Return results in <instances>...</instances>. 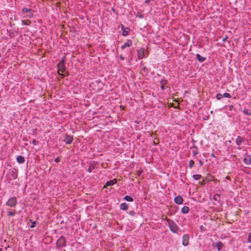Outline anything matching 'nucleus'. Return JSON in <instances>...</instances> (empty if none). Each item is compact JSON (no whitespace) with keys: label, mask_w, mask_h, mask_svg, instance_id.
Here are the masks:
<instances>
[{"label":"nucleus","mask_w":251,"mask_h":251,"mask_svg":"<svg viewBox=\"0 0 251 251\" xmlns=\"http://www.w3.org/2000/svg\"><path fill=\"white\" fill-rule=\"evenodd\" d=\"M135 213L134 211L131 210L129 212V214L131 216H134L135 215Z\"/></svg>","instance_id":"f704fd0d"},{"label":"nucleus","mask_w":251,"mask_h":251,"mask_svg":"<svg viewBox=\"0 0 251 251\" xmlns=\"http://www.w3.org/2000/svg\"><path fill=\"white\" fill-rule=\"evenodd\" d=\"M32 143L34 145H36L37 143V141L35 140H33Z\"/></svg>","instance_id":"e433bc0d"},{"label":"nucleus","mask_w":251,"mask_h":251,"mask_svg":"<svg viewBox=\"0 0 251 251\" xmlns=\"http://www.w3.org/2000/svg\"><path fill=\"white\" fill-rule=\"evenodd\" d=\"M55 162L56 163H58V162H60V158L59 157H56L55 159Z\"/></svg>","instance_id":"c9c22d12"},{"label":"nucleus","mask_w":251,"mask_h":251,"mask_svg":"<svg viewBox=\"0 0 251 251\" xmlns=\"http://www.w3.org/2000/svg\"><path fill=\"white\" fill-rule=\"evenodd\" d=\"M17 161L19 163H23L25 160L24 157L22 155H18L16 158Z\"/></svg>","instance_id":"dca6fc26"},{"label":"nucleus","mask_w":251,"mask_h":251,"mask_svg":"<svg viewBox=\"0 0 251 251\" xmlns=\"http://www.w3.org/2000/svg\"><path fill=\"white\" fill-rule=\"evenodd\" d=\"M196 58L200 62H202L206 59L205 57L201 56L198 53L196 54Z\"/></svg>","instance_id":"a211bd4d"},{"label":"nucleus","mask_w":251,"mask_h":251,"mask_svg":"<svg viewBox=\"0 0 251 251\" xmlns=\"http://www.w3.org/2000/svg\"><path fill=\"white\" fill-rule=\"evenodd\" d=\"M194 148L196 150L193 151V154L194 156L196 157L197 155L198 154V152L197 151L198 148L196 147H194Z\"/></svg>","instance_id":"c85d7f7f"},{"label":"nucleus","mask_w":251,"mask_h":251,"mask_svg":"<svg viewBox=\"0 0 251 251\" xmlns=\"http://www.w3.org/2000/svg\"><path fill=\"white\" fill-rule=\"evenodd\" d=\"M205 184V182L204 181H202L201 182V185H204Z\"/></svg>","instance_id":"c03bdc74"},{"label":"nucleus","mask_w":251,"mask_h":251,"mask_svg":"<svg viewBox=\"0 0 251 251\" xmlns=\"http://www.w3.org/2000/svg\"><path fill=\"white\" fill-rule=\"evenodd\" d=\"M244 141L245 138L244 137L239 136L236 139V143L237 145L240 146Z\"/></svg>","instance_id":"ddd939ff"},{"label":"nucleus","mask_w":251,"mask_h":251,"mask_svg":"<svg viewBox=\"0 0 251 251\" xmlns=\"http://www.w3.org/2000/svg\"><path fill=\"white\" fill-rule=\"evenodd\" d=\"M199 162L201 166H202L203 162L201 160H199Z\"/></svg>","instance_id":"4c0bfd02"},{"label":"nucleus","mask_w":251,"mask_h":251,"mask_svg":"<svg viewBox=\"0 0 251 251\" xmlns=\"http://www.w3.org/2000/svg\"><path fill=\"white\" fill-rule=\"evenodd\" d=\"M0 251H2V249H0Z\"/></svg>","instance_id":"49530a36"},{"label":"nucleus","mask_w":251,"mask_h":251,"mask_svg":"<svg viewBox=\"0 0 251 251\" xmlns=\"http://www.w3.org/2000/svg\"><path fill=\"white\" fill-rule=\"evenodd\" d=\"M168 83V80L167 79H162L160 82V84L162 85H165Z\"/></svg>","instance_id":"bb28decb"},{"label":"nucleus","mask_w":251,"mask_h":251,"mask_svg":"<svg viewBox=\"0 0 251 251\" xmlns=\"http://www.w3.org/2000/svg\"><path fill=\"white\" fill-rule=\"evenodd\" d=\"M22 24L25 25H28L31 24V21L29 20H25L22 21Z\"/></svg>","instance_id":"5701e85b"},{"label":"nucleus","mask_w":251,"mask_h":251,"mask_svg":"<svg viewBox=\"0 0 251 251\" xmlns=\"http://www.w3.org/2000/svg\"><path fill=\"white\" fill-rule=\"evenodd\" d=\"M29 221L32 223V225L30 226L31 228H33L35 226L36 222L35 221H32V220H29Z\"/></svg>","instance_id":"473e14b6"},{"label":"nucleus","mask_w":251,"mask_h":251,"mask_svg":"<svg viewBox=\"0 0 251 251\" xmlns=\"http://www.w3.org/2000/svg\"><path fill=\"white\" fill-rule=\"evenodd\" d=\"M227 36L225 37V38H224L223 39V42H225V41H226V40H227Z\"/></svg>","instance_id":"58836bf2"},{"label":"nucleus","mask_w":251,"mask_h":251,"mask_svg":"<svg viewBox=\"0 0 251 251\" xmlns=\"http://www.w3.org/2000/svg\"><path fill=\"white\" fill-rule=\"evenodd\" d=\"M66 240L64 237L61 236L59 238L56 242L57 247H65L66 246Z\"/></svg>","instance_id":"20e7f679"},{"label":"nucleus","mask_w":251,"mask_h":251,"mask_svg":"<svg viewBox=\"0 0 251 251\" xmlns=\"http://www.w3.org/2000/svg\"><path fill=\"white\" fill-rule=\"evenodd\" d=\"M211 156H212V157H215V155H214L213 153H212V154H211Z\"/></svg>","instance_id":"a18cd8bd"},{"label":"nucleus","mask_w":251,"mask_h":251,"mask_svg":"<svg viewBox=\"0 0 251 251\" xmlns=\"http://www.w3.org/2000/svg\"><path fill=\"white\" fill-rule=\"evenodd\" d=\"M11 179H15L17 177V173L16 170H10L8 173Z\"/></svg>","instance_id":"423d86ee"},{"label":"nucleus","mask_w":251,"mask_h":251,"mask_svg":"<svg viewBox=\"0 0 251 251\" xmlns=\"http://www.w3.org/2000/svg\"><path fill=\"white\" fill-rule=\"evenodd\" d=\"M17 201L16 197H13L8 200L6 205L11 207H15L17 204Z\"/></svg>","instance_id":"7ed1b4c3"},{"label":"nucleus","mask_w":251,"mask_h":251,"mask_svg":"<svg viewBox=\"0 0 251 251\" xmlns=\"http://www.w3.org/2000/svg\"><path fill=\"white\" fill-rule=\"evenodd\" d=\"M87 171H88L89 173H90L92 172V170H91V167H89V168L88 169Z\"/></svg>","instance_id":"37998d69"},{"label":"nucleus","mask_w":251,"mask_h":251,"mask_svg":"<svg viewBox=\"0 0 251 251\" xmlns=\"http://www.w3.org/2000/svg\"><path fill=\"white\" fill-rule=\"evenodd\" d=\"M120 59H121V60H124V57L122 55H121L120 56Z\"/></svg>","instance_id":"a19ab883"},{"label":"nucleus","mask_w":251,"mask_h":251,"mask_svg":"<svg viewBox=\"0 0 251 251\" xmlns=\"http://www.w3.org/2000/svg\"><path fill=\"white\" fill-rule=\"evenodd\" d=\"M121 29L123 31V33H122V35L124 36H126L128 35V30L129 29L128 28H126V29L127 30H126L124 27V26L123 25H121Z\"/></svg>","instance_id":"2eb2a0df"},{"label":"nucleus","mask_w":251,"mask_h":251,"mask_svg":"<svg viewBox=\"0 0 251 251\" xmlns=\"http://www.w3.org/2000/svg\"><path fill=\"white\" fill-rule=\"evenodd\" d=\"M220 199V195L219 194H216L213 196V200L218 201Z\"/></svg>","instance_id":"cd10ccee"},{"label":"nucleus","mask_w":251,"mask_h":251,"mask_svg":"<svg viewBox=\"0 0 251 251\" xmlns=\"http://www.w3.org/2000/svg\"><path fill=\"white\" fill-rule=\"evenodd\" d=\"M223 97V95L221 94V93H218L217 95H216V98L217 100H220L222 99V98Z\"/></svg>","instance_id":"2f4dec72"},{"label":"nucleus","mask_w":251,"mask_h":251,"mask_svg":"<svg viewBox=\"0 0 251 251\" xmlns=\"http://www.w3.org/2000/svg\"><path fill=\"white\" fill-rule=\"evenodd\" d=\"M143 173V170L142 169L139 170L137 172V175H138V176H141Z\"/></svg>","instance_id":"7c9ffc66"},{"label":"nucleus","mask_w":251,"mask_h":251,"mask_svg":"<svg viewBox=\"0 0 251 251\" xmlns=\"http://www.w3.org/2000/svg\"><path fill=\"white\" fill-rule=\"evenodd\" d=\"M132 45L131 40H127L121 47L122 50H124L126 47H130Z\"/></svg>","instance_id":"9b49d317"},{"label":"nucleus","mask_w":251,"mask_h":251,"mask_svg":"<svg viewBox=\"0 0 251 251\" xmlns=\"http://www.w3.org/2000/svg\"><path fill=\"white\" fill-rule=\"evenodd\" d=\"M64 57L62 60H61L58 64V74L63 77V75L60 74V72L64 73L66 71V68L65 66Z\"/></svg>","instance_id":"f03ea898"},{"label":"nucleus","mask_w":251,"mask_h":251,"mask_svg":"<svg viewBox=\"0 0 251 251\" xmlns=\"http://www.w3.org/2000/svg\"><path fill=\"white\" fill-rule=\"evenodd\" d=\"M146 51L144 48H141L138 50V56L139 59L145 58L146 55L145 54Z\"/></svg>","instance_id":"1a4fd4ad"},{"label":"nucleus","mask_w":251,"mask_h":251,"mask_svg":"<svg viewBox=\"0 0 251 251\" xmlns=\"http://www.w3.org/2000/svg\"><path fill=\"white\" fill-rule=\"evenodd\" d=\"M166 221L168 223L170 230L174 233H177L179 229V227L176 223L174 221L168 218L166 219Z\"/></svg>","instance_id":"f257e3e1"},{"label":"nucleus","mask_w":251,"mask_h":251,"mask_svg":"<svg viewBox=\"0 0 251 251\" xmlns=\"http://www.w3.org/2000/svg\"><path fill=\"white\" fill-rule=\"evenodd\" d=\"M16 214V210H12L11 211H8L7 212V215L9 216H14Z\"/></svg>","instance_id":"4be33fe9"},{"label":"nucleus","mask_w":251,"mask_h":251,"mask_svg":"<svg viewBox=\"0 0 251 251\" xmlns=\"http://www.w3.org/2000/svg\"><path fill=\"white\" fill-rule=\"evenodd\" d=\"M22 12L25 13H26V17L29 18H31L33 17V13L31 9H28L26 7H25L22 9Z\"/></svg>","instance_id":"39448f33"},{"label":"nucleus","mask_w":251,"mask_h":251,"mask_svg":"<svg viewBox=\"0 0 251 251\" xmlns=\"http://www.w3.org/2000/svg\"><path fill=\"white\" fill-rule=\"evenodd\" d=\"M189 236L187 234H185L182 237V245L186 246L189 244Z\"/></svg>","instance_id":"6e6552de"},{"label":"nucleus","mask_w":251,"mask_h":251,"mask_svg":"<svg viewBox=\"0 0 251 251\" xmlns=\"http://www.w3.org/2000/svg\"><path fill=\"white\" fill-rule=\"evenodd\" d=\"M248 241L251 243V233H250L248 235Z\"/></svg>","instance_id":"72a5a7b5"},{"label":"nucleus","mask_w":251,"mask_h":251,"mask_svg":"<svg viewBox=\"0 0 251 251\" xmlns=\"http://www.w3.org/2000/svg\"><path fill=\"white\" fill-rule=\"evenodd\" d=\"M124 200L130 202H132L133 201V199L131 197L128 195L126 196L124 198Z\"/></svg>","instance_id":"412c9836"},{"label":"nucleus","mask_w":251,"mask_h":251,"mask_svg":"<svg viewBox=\"0 0 251 251\" xmlns=\"http://www.w3.org/2000/svg\"><path fill=\"white\" fill-rule=\"evenodd\" d=\"M120 208L123 210H126L128 208V205L126 202L122 203L120 205Z\"/></svg>","instance_id":"6ab92c4d"},{"label":"nucleus","mask_w":251,"mask_h":251,"mask_svg":"<svg viewBox=\"0 0 251 251\" xmlns=\"http://www.w3.org/2000/svg\"><path fill=\"white\" fill-rule=\"evenodd\" d=\"M117 180L116 178H114L112 180L107 181L106 182L105 185L103 186V188H105L107 186H112L114 184H116L117 183Z\"/></svg>","instance_id":"9d476101"},{"label":"nucleus","mask_w":251,"mask_h":251,"mask_svg":"<svg viewBox=\"0 0 251 251\" xmlns=\"http://www.w3.org/2000/svg\"><path fill=\"white\" fill-rule=\"evenodd\" d=\"M189 208L188 206H185L181 208V212L183 214H187L189 212Z\"/></svg>","instance_id":"aec40b11"},{"label":"nucleus","mask_w":251,"mask_h":251,"mask_svg":"<svg viewBox=\"0 0 251 251\" xmlns=\"http://www.w3.org/2000/svg\"><path fill=\"white\" fill-rule=\"evenodd\" d=\"M243 113L247 115L251 116V110L250 109H244L243 110Z\"/></svg>","instance_id":"b1692460"},{"label":"nucleus","mask_w":251,"mask_h":251,"mask_svg":"<svg viewBox=\"0 0 251 251\" xmlns=\"http://www.w3.org/2000/svg\"><path fill=\"white\" fill-rule=\"evenodd\" d=\"M215 246L216 247L217 250L220 251L223 248L224 245L221 242L219 241L216 243Z\"/></svg>","instance_id":"f3484780"},{"label":"nucleus","mask_w":251,"mask_h":251,"mask_svg":"<svg viewBox=\"0 0 251 251\" xmlns=\"http://www.w3.org/2000/svg\"><path fill=\"white\" fill-rule=\"evenodd\" d=\"M65 137L64 139V142H65L66 144H70L73 141L74 137L73 135L65 134Z\"/></svg>","instance_id":"0eeeda50"},{"label":"nucleus","mask_w":251,"mask_h":251,"mask_svg":"<svg viewBox=\"0 0 251 251\" xmlns=\"http://www.w3.org/2000/svg\"><path fill=\"white\" fill-rule=\"evenodd\" d=\"M192 177L195 180H199L201 178V176L200 175H194Z\"/></svg>","instance_id":"393cba45"},{"label":"nucleus","mask_w":251,"mask_h":251,"mask_svg":"<svg viewBox=\"0 0 251 251\" xmlns=\"http://www.w3.org/2000/svg\"><path fill=\"white\" fill-rule=\"evenodd\" d=\"M243 161L246 165L251 164V155L248 156L247 158H245Z\"/></svg>","instance_id":"4468645a"},{"label":"nucleus","mask_w":251,"mask_h":251,"mask_svg":"<svg viewBox=\"0 0 251 251\" xmlns=\"http://www.w3.org/2000/svg\"><path fill=\"white\" fill-rule=\"evenodd\" d=\"M195 165V162L193 160H190L189 163V167L192 169Z\"/></svg>","instance_id":"a878e982"},{"label":"nucleus","mask_w":251,"mask_h":251,"mask_svg":"<svg viewBox=\"0 0 251 251\" xmlns=\"http://www.w3.org/2000/svg\"><path fill=\"white\" fill-rule=\"evenodd\" d=\"M222 95H223V97H226V98H230L231 97V95L229 93H225L224 94H222Z\"/></svg>","instance_id":"c756f323"},{"label":"nucleus","mask_w":251,"mask_h":251,"mask_svg":"<svg viewBox=\"0 0 251 251\" xmlns=\"http://www.w3.org/2000/svg\"><path fill=\"white\" fill-rule=\"evenodd\" d=\"M151 0H145V2L146 3H147V4H148V3H149Z\"/></svg>","instance_id":"79ce46f5"},{"label":"nucleus","mask_w":251,"mask_h":251,"mask_svg":"<svg viewBox=\"0 0 251 251\" xmlns=\"http://www.w3.org/2000/svg\"><path fill=\"white\" fill-rule=\"evenodd\" d=\"M161 89L162 90H165V86L164 85H162L161 86Z\"/></svg>","instance_id":"ea45409f"},{"label":"nucleus","mask_w":251,"mask_h":251,"mask_svg":"<svg viewBox=\"0 0 251 251\" xmlns=\"http://www.w3.org/2000/svg\"><path fill=\"white\" fill-rule=\"evenodd\" d=\"M175 202L177 204H181L183 203V200L180 196H177L175 198Z\"/></svg>","instance_id":"f8f14e48"}]
</instances>
